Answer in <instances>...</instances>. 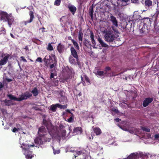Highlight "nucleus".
I'll return each instance as SVG.
<instances>
[{
	"instance_id": "40",
	"label": "nucleus",
	"mask_w": 159,
	"mask_h": 159,
	"mask_svg": "<svg viewBox=\"0 0 159 159\" xmlns=\"http://www.w3.org/2000/svg\"><path fill=\"white\" fill-rule=\"evenodd\" d=\"M142 129L143 131H145L147 132H149L150 131V129H148V128H145V127L143 128H142Z\"/></svg>"
},
{
	"instance_id": "17",
	"label": "nucleus",
	"mask_w": 159,
	"mask_h": 159,
	"mask_svg": "<svg viewBox=\"0 0 159 159\" xmlns=\"http://www.w3.org/2000/svg\"><path fill=\"white\" fill-rule=\"evenodd\" d=\"M7 20L8 22V25H10L12 24V22H13L14 19L11 16L8 15V16L7 17Z\"/></svg>"
},
{
	"instance_id": "15",
	"label": "nucleus",
	"mask_w": 159,
	"mask_h": 159,
	"mask_svg": "<svg viewBox=\"0 0 159 159\" xmlns=\"http://www.w3.org/2000/svg\"><path fill=\"white\" fill-rule=\"evenodd\" d=\"M128 131L131 134H136L137 132H139V129L134 128L128 127Z\"/></svg>"
},
{
	"instance_id": "35",
	"label": "nucleus",
	"mask_w": 159,
	"mask_h": 159,
	"mask_svg": "<svg viewBox=\"0 0 159 159\" xmlns=\"http://www.w3.org/2000/svg\"><path fill=\"white\" fill-rule=\"evenodd\" d=\"M56 64H57V61L55 60H54L53 63V64H52L50 66V68L52 69V68L54 67L55 66H56Z\"/></svg>"
},
{
	"instance_id": "10",
	"label": "nucleus",
	"mask_w": 159,
	"mask_h": 159,
	"mask_svg": "<svg viewBox=\"0 0 159 159\" xmlns=\"http://www.w3.org/2000/svg\"><path fill=\"white\" fill-rule=\"evenodd\" d=\"M153 101V98H146L143 102V107H146L151 102Z\"/></svg>"
},
{
	"instance_id": "30",
	"label": "nucleus",
	"mask_w": 159,
	"mask_h": 159,
	"mask_svg": "<svg viewBox=\"0 0 159 159\" xmlns=\"http://www.w3.org/2000/svg\"><path fill=\"white\" fill-rule=\"evenodd\" d=\"M71 41L73 43V45L75 48L78 50H79V47L77 42L72 39H71Z\"/></svg>"
},
{
	"instance_id": "39",
	"label": "nucleus",
	"mask_w": 159,
	"mask_h": 159,
	"mask_svg": "<svg viewBox=\"0 0 159 159\" xmlns=\"http://www.w3.org/2000/svg\"><path fill=\"white\" fill-rule=\"evenodd\" d=\"M53 149L54 154H58L60 153V151L59 150H55L53 147Z\"/></svg>"
},
{
	"instance_id": "53",
	"label": "nucleus",
	"mask_w": 159,
	"mask_h": 159,
	"mask_svg": "<svg viewBox=\"0 0 159 159\" xmlns=\"http://www.w3.org/2000/svg\"><path fill=\"white\" fill-rule=\"evenodd\" d=\"M42 29L43 30H42V32H44L45 31L44 30H45V28L44 27H43L42 28H40L39 29V30Z\"/></svg>"
},
{
	"instance_id": "12",
	"label": "nucleus",
	"mask_w": 159,
	"mask_h": 159,
	"mask_svg": "<svg viewBox=\"0 0 159 159\" xmlns=\"http://www.w3.org/2000/svg\"><path fill=\"white\" fill-rule=\"evenodd\" d=\"M44 61L47 65H50L53 62L50 56H46L44 59Z\"/></svg>"
},
{
	"instance_id": "31",
	"label": "nucleus",
	"mask_w": 159,
	"mask_h": 159,
	"mask_svg": "<svg viewBox=\"0 0 159 159\" xmlns=\"http://www.w3.org/2000/svg\"><path fill=\"white\" fill-rule=\"evenodd\" d=\"M56 105L57 106V107L62 109H65L67 107V105H61L59 104H56Z\"/></svg>"
},
{
	"instance_id": "20",
	"label": "nucleus",
	"mask_w": 159,
	"mask_h": 159,
	"mask_svg": "<svg viewBox=\"0 0 159 159\" xmlns=\"http://www.w3.org/2000/svg\"><path fill=\"white\" fill-rule=\"evenodd\" d=\"M29 15L30 16V20L25 22V25H26L27 23H29L31 22L34 17V16L33 15V13L32 11H30L29 12Z\"/></svg>"
},
{
	"instance_id": "19",
	"label": "nucleus",
	"mask_w": 159,
	"mask_h": 159,
	"mask_svg": "<svg viewBox=\"0 0 159 159\" xmlns=\"http://www.w3.org/2000/svg\"><path fill=\"white\" fill-rule=\"evenodd\" d=\"M68 8L70 11L72 12L73 14L76 11V8L73 5H70L68 6Z\"/></svg>"
},
{
	"instance_id": "2",
	"label": "nucleus",
	"mask_w": 159,
	"mask_h": 159,
	"mask_svg": "<svg viewBox=\"0 0 159 159\" xmlns=\"http://www.w3.org/2000/svg\"><path fill=\"white\" fill-rule=\"evenodd\" d=\"M111 29L105 30L102 32L104 34V37L105 41L108 43L113 42L115 38V35L113 34V31L117 33L118 31L114 26H111Z\"/></svg>"
},
{
	"instance_id": "7",
	"label": "nucleus",
	"mask_w": 159,
	"mask_h": 159,
	"mask_svg": "<svg viewBox=\"0 0 159 159\" xmlns=\"http://www.w3.org/2000/svg\"><path fill=\"white\" fill-rule=\"evenodd\" d=\"M47 132H48L47 131V129L44 127H41L39 129L38 131V134L39 135V138L41 137Z\"/></svg>"
},
{
	"instance_id": "52",
	"label": "nucleus",
	"mask_w": 159,
	"mask_h": 159,
	"mask_svg": "<svg viewBox=\"0 0 159 159\" xmlns=\"http://www.w3.org/2000/svg\"><path fill=\"white\" fill-rule=\"evenodd\" d=\"M62 115L64 116H66V112H63L62 113Z\"/></svg>"
},
{
	"instance_id": "36",
	"label": "nucleus",
	"mask_w": 159,
	"mask_h": 159,
	"mask_svg": "<svg viewBox=\"0 0 159 159\" xmlns=\"http://www.w3.org/2000/svg\"><path fill=\"white\" fill-rule=\"evenodd\" d=\"M47 49L48 50L52 51L53 50V48L51 44L49 43L48 44V47Z\"/></svg>"
},
{
	"instance_id": "57",
	"label": "nucleus",
	"mask_w": 159,
	"mask_h": 159,
	"mask_svg": "<svg viewBox=\"0 0 159 159\" xmlns=\"http://www.w3.org/2000/svg\"><path fill=\"white\" fill-rule=\"evenodd\" d=\"M90 16L91 17L92 16H93V12L92 11H91L90 12Z\"/></svg>"
},
{
	"instance_id": "54",
	"label": "nucleus",
	"mask_w": 159,
	"mask_h": 159,
	"mask_svg": "<svg viewBox=\"0 0 159 159\" xmlns=\"http://www.w3.org/2000/svg\"><path fill=\"white\" fill-rule=\"evenodd\" d=\"M115 120L116 122H118L120 120V119L119 118H116Z\"/></svg>"
},
{
	"instance_id": "41",
	"label": "nucleus",
	"mask_w": 159,
	"mask_h": 159,
	"mask_svg": "<svg viewBox=\"0 0 159 159\" xmlns=\"http://www.w3.org/2000/svg\"><path fill=\"white\" fill-rule=\"evenodd\" d=\"M56 75V74L55 73H52L50 75V78L52 79L53 78L54 76H55Z\"/></svg>"
},
{
	"instance_id": "22",
	"label": "nucleus",
	"mask_w": 159,
	"mask_h": 159,
	"mask_svg": "<svg viewBox=\"0 0 159 159\" xmlns=\"http://www.w3.org/2000/svg\"><path fill=\"white\" fill-rule=\"evenodd\" d=\"M73 132L76 134H80L82 132V128L80 127H77L74 129Z\"/></svg>"
},
{
	"instance_id": "61",
	"label": "nucleus",
	"mask_w": 159,
	"mask_h": 159,
	"mask_svg": "<svg viewBox=\"0 0 159 159\" xmlns=\"http://www.w3.org/2000/svg\"><path fill=\"white\" fill-rule=\"evenodd\" d=\"M91 139V137L89 138V139Z\"/></svg>"
},
{
	"instance_id": "51",
	"label": "nucleus",
	"mask_w": 159,
	"mask_h": 159,
	"mask_svg": "<svg viewBox=\"0 0 159 159\" xmlns=\"http://www.w3.org/2000/svg\"><path fill=\"white\" fill-rule=\"evenodd\" d=\"M3 87V85L2 84V83L0 82V89Z\"/></svg>"
},
{
	"instance_id": "34",
	"label": "nucleus",
	"mask_w": 159,
	"mask_h": 159,
	"mask_svg": "<svg viewBox=\"0 0 159 159\" xmlns=\"http://www.w3.org/2000/svg\"><path fill=\"white\" fill-rule=\"evenodd\" d=\"M82 36H83L82 33L80 31L79 32V37H78L80 41H82Z\"/></svg>"
},
{
	"instance_id": "4",
	"label": "nucleus",
	"mask_w": 159,
	"mask_h": 159,
	"mask_svg": "<svg viewBox=\"0 0 159 159\" xmlns=\"http://www.w3.org/2000/svg\"><path fill=\"white\" fill-rule=\"evenodd\" d=\"M32 94L28 92H26L24 94H22L20 97L16 98L12 95H9L8 97L11 100L15 101H20L23 100L27 99L32 96Z\"/></svg>"
},
{
	"instance_id": "14",
	"label": "nucleus",
	"mask_w": 159,
	"mask_h": 159,
	"mask_svg": "<svg viewBox=\"0 0 159 159\" xmlns=\"http://www.w3.org/2000/svg\"><path fill=\"white\" fill-rule=\"evenodd\" d=\"M110 20L114 25L116 27H117L118 21L115 17L112 15H111L110 16Z\"/></svg>"
},
{
	"instance_id": "46",
	"label": "nucleus",
	"mask_w": 159,
	"mask_h": 159,
	"mask_svg": "<svg viewBox=\"0 0 159 159\" xmlns=\"http://www.w3.org/2000/svg\"><path fill=\"white\" fill-rule=\"evenodd\" d=\"M2 113L3 114H5L7 113L6 110L5 109H2Z\"/></svg>"
},
{
	"instance_id": "42",
	"label": "nucleus",
	"mask_w": 159,
	"mask_h": 159,
	"mask_svg": "<svg viewBox=\"0 0 159 159\" xmlns=\"http://www.w3.org/2000/svg\"><path fill=\"white\" fill-rule=\"evenodd\" d=\"M121 129L122 130L125 131H128V127L126 128L125 127H120Z\"/></svg>"
},
{
	"instance_id": "50",
	"label": "nucleus",
	"mask_w": 159,
	"mask_h": 159,
	"mask_svg": "<svg viewBox=\"0 0 159 159\" xmlns=\"http://www.w3.org/2000/svg\"><path fill=\"white\" fill-rule=\"evenodd\" d=\"M6 80L8 82H10L12 81V80H11V79H9V78H7L6 79Z\"/></svg>"
},
{
	"instance_id": "5",
	"label": "nucleus",
	"mask_w": 159,
	"mask_h": 159,
	"mask_svg": "<svg viewBox=\"0 0 159 159\" xmlns=\"http://www.w3.org/2000/svg\"><path fill=\"white\" fill-rule=\"evenodd\" d=\"M129 1L130 0H111V2L114 6L119 8L126 5Z\"/></svg>"
},
{
	"instance_id": "1",
	"label": "nucleus",
	"mask_w": 159,
	"mask_h": 159,
	"mask_svg": "<svg viewBox=\"0 0 159 159\" xmlns=\"http://www.w3.org/2000/svg\"><path fill=\"white\" fill-rule=\"evenodd\" d=\"M46 122V120H43V123L46 126L47 128L48 129V132L41 137L35 139L34 141L36 143L41 144L44 141L49 142L53 138H56L57 137L54 133V131H53L52 129L50 130L49 126L47 124Z\"/></svg>"
},
{
	"instance_id": "29",
	"label": "nucleus",
	"mask_w": 159,
	"mask_h": 159,
	"mask_svg": "<svg viewBox=\"0 0 159 159\" xmlns=\"http://www.w3.org/2000/svg\"><path fill=\"white\" fill-rule=\"evenodd\" d=\"M145 3L146 6L150 7L152 6V2L150 0H145Z\"/></svg>"
},
{
	"instance_id": "6",
	"label": "nucleus",
	"mask_w": 159,
	"mask_h": 159,
	"mask_svg": "<svg viewBox=\"0 0 159 159\" xmlns=\"http://www.w3.org/2000/svg\"><path fill=\"white\" fill-rule=\"evenodd\" d=\"M22 144L25 147L23 148V147H21L24 149L23 152H24L26 158L27 159H31L33 157V155L31 154V152L29 151L28 149L30 146L33 147L34 146V144L30 145L23 143Z\"/></svg>"
},
{
	"instance_id": "49",
	"label": "nucleus",
	"mask_w": 159,
	"mask_h": 159,
	"mask_svg": "<svg viewBox=\"0 0 159 159\" xmlns=\"http://www.w3.org/2000/svg\"><path fill=\"white\" fill-rule=\"evenodd\" d=\"M76 153L78 155H81L82 154V152L80 151H77Z\"/></svg>"
},
{
	"instance_id": "38",
	"label": "nucleus",
	"mask_w": 159,
	"mask_h": 159,
	"mask_svg": "<svg viewBox=\"0 0 159 159\" xmlns=\"http://www.w3.org/2000/svg\"><path fill=\"white\" fill-rule=\"evenodd\" d=\"M73 120V117L72 116L70 117L69 119H68L67 120H66V119H65V120L66 121H67L70 123L72 122Z\"/></svg>"
},
{
	"instance_id": "37",
	"label": "nucleus",
	"mask_w": 159,
	"mask_h": 159,
	"mask_svg": "<svg viewBox=\"0 0 159 159\" xmlns=\"http://www.w3.org/2000/svg\"><path fill=\"white\" fill-rule=\"evenodd\" d=\"M61 0H56L54 2V5L56 6H59L61 3Z\"/></svg>"
},
{
	"instance_id": "47",
	"label": "nucleus",
	"mask_w": 159,
	"mask_h": 159,
	"mask_svg": "<svg viewBox=\"0 0 159 159\" xmlns=\"http://www.w3.org/2000/svg\"><path fill=\"white\" fill-rule=\"evenodd\" d=\"M155 138L156 139H159V134H156L154 136Z\"/></svg>"
},
{
	"instance_id": "25",
	"label": "nucleus",
	"mask_w": 159,
	"mask_h": 159,
	"mask_svg": "<svg viewBox=\"0 0 159 159\" xmlns=\"http://www.w3.org/2000/svg\"><path fill=\"white\" fill-rule=\"evenodd\" d=\"M31 92L33 93V95L34 96H37L39 93L38 91L36 88H34L32 90Z\"/></svg>"
},
{
	"instance_id": "24",
	"label": "nucleus",
	"mask_w": 159,
	"mask_h": 159,
	"mask_svg": "<svg viewBox=\"0 0 159 159\" xmlns=\"http://www.w3.org/2000/svg\"><path fill=\"white\" fill-rule=\"evenodd\" d=\"M57 49L58 52L61 53L64 50V46L61 43H59L57 46Z\"/></svg>"
},
{
	"instance_id": "11",
	"label": "nucleus",
	"mask_w": 159,
	"mask_h": 159,
	"mask_svg": "<svg viewBox=\"0 0 159 159\" xmlns=\"http://www.w3.org/2000/svg\"><path fill=\"white\" fill-rule=\"evenodd\" d=\"M70 51L71 54L76 59V61H77L78 60L77 52L76 50L73 47L70 48Z\"/></svg>"
},
{
	"instance_id": "44",
	"label": "nucleus",
	"mask_w": 159,
	"mask_h": 159,
	"mask_svg": "<svg viewBox=\"0 0 159 159\" xmlns=\"http://www.w3.org/2000/svg\"><path fill=\"white\" fill-rule=\"evenodd\" d=\"M20 58H21L22 61H23L26 62H27V61L25 59V58L24 57L22 56L20 57Z\"/></svg>"
},
{
	"instance_id": "45",
	"label": "nucleus",
	"mask_w": 159,
	"mask_h": 159,
	"mask_svg": "<svg viewBox=\"0 0 159 159\" xmlns=\"http://www.w3.org/2000/svg\"><path fill=\"white\" fill-rule=\"evenodd\" d=\"M112 110L113 111L115 112L116 113H117L118 112L117 110L115 108H113Z\"/></svg>"
},
{
	"instance_id": "26",
	"label": "nucleus",
	"mask_w": 159,
	"mask_h": 159,
	"mask_svg": "<svg viewBox=\"0 0 159 159\" xmlns=\"http://www.w3.org/2000/svg\"><path fill=\"white\" fill-rule=\"evenodd\" d=\"M69 60L70 63L73 64H75L76 63V62L78 61V60L76 61V59H75L73 58V57L71 56H70V57H69Z\"/></svg>"
},
{
	"instance_id": "59",
	"label": "nucleus",
	"mask_w": 159,
	"mask_h": 159,
	"mask_svg": "<svg viewBox=\"0 0 159 159\" xmlns=\"http://www.w3.org/2000/svg\"><path fill=\"white\" fill-rule=\"evenodd\" d=\"M5 30V29L4 28H2L1 31H4V30Z\"/></svg>"
},
{
	"instance_id": "18",
	"label": "nucleus",
	"mask_w": 159,
	"mask_h": 159,
	"mask_svg": "<svg viewBox=\"0 0 159 159\" xmlns=\"http://www.w3.org/2000/svg\"><path fill=\"white\" fill-rule=\"evenodd\" d=\"M8 57L5 56L0 61V65H3L5 64L7 61Z\"/></svg>"
},
{
	"instance_id": "21",
	"label": "nucleus",
	"mask_w": 159,
	"mask_h": 159,
	"mask_svg": "<svg viewBox=\"0 0 159 159\" xmlns=\"http://www.w3.org/2000/svg\"><path fill=\"white\" fill-rule=\"evenodd\" d=\"M81 79L82 81H84V80H85L87 83L90 84L89 78L86 75H83L82 76H81Z\"/></svg>"
},
{
	"instance_id": "60",
	"label": "nucleus",
	"mask_w": 159,
	"mask_h": 159,
	"mask_svg": "<svg viewBox=\"0 0 159 159\" xmlns=\"http://www.w3.org/2000/svg\"><path fill=\"white\" fill-rule=\"evenodd\" d=\"M25 49H26V50H28V48L26 46L25 47Z\"/></svg>"
},
{
	"instance_id": "33",
	"label": "nucleus",
	"mask_w": 159,
	"mask_h": 159,
	"mask_svg": "<svg viewBox=\"0 0 159 159\" xmlns=\"http://www.w3.org/2000/svg\"><path fill=\"white\" fill-rule=\"evenodd\" d=\"M136 157V155L134 153H133L131 154L128 157V158L130 159H135Z\"/></svg>"
},
{
	"instance_id": "56",
	"label": "nucleus",
	"mask_w": 159,
	"mask_h": 159,
	"mask_svg": "<svg viewBox=\"0 0 159 159\" xmlns=\"http://www.w3.org/2000/svg\"><path fill=\"white\" fill-rule=\"evenodd\" d=\"M10 35H11V36L13 38H15V37H14V35H13V34H11V33L10 34Z\"/></svg>"
},
{
	"instance_id": "28",
	"label": "nucleus",
	"mask_w": 159,
	"mask_h": 159,
	"mask_svg": "<svg viewBox=\"0 0 159 159\" xmlns=\"http://www.w3.org/2000/svg\"><path fill=\"white\" fill-rule=\"evenodd\" d=\"M57 107V106L56 105V104L55 105H53L51 106L50 109L52 111L55 112L56 111Z\"/></svg>"
},
{
	"instance_id": "13",
	"label": "nucleus",
	"mask_w": 159,
	"mask_h": 159,
	"mask_svg": "<svg viewBox=\"0 0 159 159\" xmlns=\"http://www.w3.org/2000/svg\"><path fill=\"white\" fill-rule=\"evenodd\" d=\"M97 40L102 47L108 48L109 46L100 37L97 38Z\"/></svg>"
},
{
	"instance_id": "62",
	"label": "nucleus",
	"mask_w": 159,
	"mask_h": 159,
	"mask_svg": "<svg viewBox=\"0 0 159 159\" xmlns=\"http://www.w3.org/2000/svg\"><path fill=\"white\" fill-rule=\"evenodd\" d=\"M36 110H38V109H36Z\"/></svg>"
},
{
	"instance_id": "27",
	"label": "nucleus",
	"mask_w": 159,
	"mask_h": 159,
	"mask_svg": "<svg viewBox=\"0 0 159 159\" xmlns=\"http://www.w3.org/2000/svg\"><path fill=\"white\" fill-rule=\"evenodd\" d=\"M95 74L97 75H98L100 77L103 76L104 75V72L102 71H97V72L95 73Z\"/></svg>"
},
{
	"instance_id": "43",
	"label": "nucleus",
	"mask_w": 159,
	"mask_h": 159,
	"mask_svg": "<svg viewBox=\"0 0 159 159\" xmlns=\"http://www.w3.org/2000/svg\"><path fill=\"white\" fill-rule=\"evenodd\" d=\"M42 61V59L41 57H38L36 60V61L38 62H41Z\"/></svg>"
},
{
	"instance_id": "32",
	"label": "nucleus",
	"mask_w": 159,
	"mask_h": 159,
	"mask_svg": "<svg viewBox=\"0 0 159 159\" xmlns=\"http://www.w3.org/2000/svg\"><path fill=\"white\" fill-rule=\"evenodd\" d=\"M66 98L65 96H61L59 98V101L60 102H61L65 101L66 100Z\"/></svg>"
},
{
	"instance_id": "9",
	"label": "nucleus",
	"mask_w": 159,
	"mask_h": 159,
	"mask_svg": "<svg viewBox=\"0 0 159 159\" xmlns=\"http://www.w3.org/2000/svg\"><path fill=\"white\" fill-rule=\"evenodd\" d=\"M111 68L109 67H106L104 70V75L107 76H114L113 74H111Z\"/></svg>"
},
{
	"instance_id": "16",
	"label": "nucleus",
	"mask_w": 159,
	"mask_h": 159,
	"mask_svg": "<svg viewBox=\"0 0 159 159\" xmlns=\"http://www.w3.org/2000/svg\"><path fill=\"white\" fill-rule=\"evenodd\" d=\"M93 130L96 135H99L102 133L101 129L98 127H95L93 128Z\"/></svg>"
},
{
	"instance_id": "58",
	"label": "nucleus",
	"mask_w": 159,
	"mask_h": 159,
	"mask_svg": "<svg viewBox=\"0 0 159 159\" xmlns=\"http://www.w3.org/2000/svg\"><path fill=\"white\" fill-rule=\"evenodd\" d=\"M138 0H135V1H133V0H131V1H132L134 3H136V2L137 1H138Z\"/></svg>"
},
{
	"instance_id": "48",
	"label": "nucleus",
	"mask_w": 159,
	"mask_h": 159,
	"mask_svg": "<svg viewBox=\"0 0 159 159\" xmlns=\"http://www.w3.org/2000/svg\"><path fill=\"white\" fill-rule=\"evenodd\" d=\"M18 131V130L16 128H14L12 130V131L13 132H16L17 131Z\"/></svg>"
},
{
	"instance_id": "23",
	"label": "nucleus",
	"mask_w": 159,
	"mask_h": 159,
	"mask_svg": "<svg viewBox=\"0 0 159 159\" xmlns=\"http://www.w3.org/2000/svg\"><path fill=\"white\" fill-rule=\"evenodd\" d=\"M90 37L91 38V41L92 44L94 45L95 46L96 42L94 39V34L93 32H90Z\"/></svg>"
},
{
	"instance_id": "55",
	"label": "nucleus",
	"mask_w": 159,
	"mask_h": 159,
	"mask_svg": "<svg viewBox=\"0 0 159 159\" xmlns=\"http://www.w3.org/2000/svg\"><path fill=\"white\" fill-rule=\"evenodd\" d=\"M66 112H69V113H71V112H70V110H68V109L66 110Z\"/></svg>"
},
{
	"instance_id": "3",
	"label": "nucleus",
	"mask_w": 159,
	"mask_h": 159,
	"mask_svg": "<svg viewBox=\"0 0 159 159\" xmlns=\"http://www.w3.org/2000/svg\"><path fill=\"white\" fill-rule=\"evenodd\" d=\"M50 126L53 131H54V133L57 137H60L61 136H65L66 131L64 129L65 126L63 125L60 124L59 126V129H57L56 127L52 126L50 124Z\"/></svg>"
},
{
	"instance_id": "8",
	"label": "nucleus",
	"mask_w": 159,
	"mask_h": 159,
	"mask_svg": "<svg viewBox=\"0 0 159 159\" xmlns=\"http://www.w3.org/2000/svg\"><path fill=\"white\" fill-rule=\"evenodd\" d=\"M8 15L6 12L0 11V20H3V22L6 21Z\"/></svg>"
}]
</instances>
